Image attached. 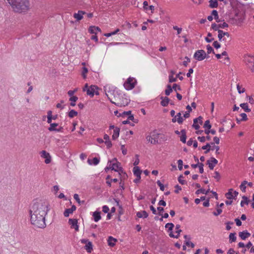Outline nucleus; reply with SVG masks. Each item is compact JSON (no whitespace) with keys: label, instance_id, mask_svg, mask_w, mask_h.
<instances>
[{"label":"nucleus","instance_id":"6ab92c4d","mask_svg":"<svg viewBox=\"0 0 254 254\" xmlns=\"http://www.w3.org/2000/svg\"><path fill=\"white\" fill-rule=\"evenodd\" d=\"M117 241V240L112 236H109L108 239V244L109 246L113 247L115 246V242Z\"/></svg>","mask_w":254,"mask_h":254},{"label":"nucleus","instance_id":"72a5a7b5","mask_svg":"<svg viewBox=\"0 0 254 254\" xmlns=\"http://www.w3.org/2000/svg\"><path fill=\"white\" fill-rule=\"evenodd\" d=\"M78 100V97L76 96H72L69 98V101H71L70 105L71 106H75V102Z\"/></svg>","mask_w":254,"mask_h":254},{"label":"nucleus","instance_id":"c85d7f7f","mask_svg":"<svg viewBox=\"0 0 254 254\" xmlns=\"http://www.w3.org/2000/svg\"><path fill=\"white\" fill-rule=\"evenodd\" d=\"M210 191V189L209 188L207 190H205L204 189H200L197 190L195 191V194H198L200 193H202L203 194H207Z\"/></svg>","mask_w":254,"mask_h":254},{"label":"nucleus","instance_id":"de8ad7c7","mask_svg":"<svg viewBox=\"0 0 254 254\" xmlns=\"http://www.w3.org/2000/svg\"><path fill=\"white\" fill-rule=\"evenodd\" d=\"M206 49L207 50V53L208 54H210L211 53H213L214 54H215V52L214 51L213 49L210 45H207L206 46Z\"/></svg>","mask_w":254,"mask_h":254},{"label":"nucleus","instance_id":"bb28decb","mask_svg":"<svg viewBox=\"0 0 254 254\" xmlns=\"http://www.w3.org/2000/svg\"><path fill=\"white\" fill-rule=\"evenodd\" d=\"M84 249L86 250V251L90 253L93 250V245L92 243L91 242H88L86 245L84 246Z\"/></svg>","mask_w":254,"mask_h":254},{"label":"nucleus","instance_id":"393cba45","mask_svg":"<svg viewBox=\"0 0 254 254\" xmlns=\"http://www.w3.org/2000/svg\"><path fill=\"white\" fill-rule=\"evenodd\" d=\"M133 174L136 177H139L141 176L142 171L140 170L139 167L135 166L133 169Z\"/></svg>","mask_w":254,"mask_h":254},{"label":"nucleus","instance_id":"603ef678","mask_svg":"<svg viewBox=\"0 0 254 254\" xmlns=\"http://www.w3.org/2000/svg\"><path fill=\"white\" fill-rule=\"evenodd\" d=\"M177 81V78L174 77L173 75H169V83H172Z\"/></svg>","mask_w":254,"mask_h":254},{"label":"nucleus","instance_id":"a878e982","mask_svg":"<svg viewBox=\"0 0 254 254\" xmlns=\"http://www.w3.org/2000/svg\"><path fill=\"white\" fill-rule=\"evenodd\" d=\"M209 6L210 8H216L218 6V3L217 0H210L209 1Z\"/></svg>","mask_w":254,"mask_h":254},{"label":"nucleus","instance_id":"0eeeda50","mask_svg":"<svg viewBox=\"0 0 254 254\" xmlns=\"http://www.w3.org/2000/svg\"><path fill=\"white\" fill-rule=\"evenodd\" d=\"M108 99L110 100V102L115 104L116 105L119 106V107H125L126 106H127L129 103L130 102V100L126 98H123L122 101H119L117 103L114 102L111 100V99L110 98V97H108Z\"/></svg>","mask_w":254,"mask_h":254},{"label":"nucleus","instance_id":"a211bd4d","mask_svg":"<svg viewBox=\"0 0 254 254\" xmlns=\"http://www.w3.org/2000/svg\"><path fill=\"white\" fill-rule=\"evenodd\" d=\"M136 216L139 218H146L148 216V214L147 213V212L146 211L143 210L141 211L137 212L136 213Z\"/></svg>","mask_w":254,"mask_h":254},{"label":"nucleus","instance_id":"7c9ffc66","mask_svg":"<svg viewBox=\"0 0 254 254\" xmlns=\"http://www.w3.org/2000/svg\"><path fill=\"white\" fill-rule=\"evenodd\" d=\"M59 125L57 123H52L50 125V127H48V130L50 131H56L57 130L56 127Z\"/></svg>","mask_w":254,"mask_h":254},{"label":"nucleus","instance_id":"37998d69","mask_svg":"<svg viewBox=\"0 0 254 254\" xmlns=\"http://www.w3.org/2000/svg\"><path fill=\"white\" fill-rule=\"evenodd\" d=\"M184 178L183 175H180L178 177V181L181 185H185L187 183L186 181L183 180L182 179Z\"/></svg>","mask_w":254,"mask_h":254},{"label":"nucleus","instance_id":"2f4dec72","mask_svg":"<svg viewBox=\"0 0 254 254\" xmlns=\"http://www.w3.org/2000/svg\"><path fill=\"white\" fill-rule=\"evenodd\" d=\"M240 106L246 112H251V109L249 108L248 103H242L240 105Z\"/></svg>","mask_w":254,"mask_h":254},{"label":"nucleus","instance_id":"ea45409f","mask_svg":"<svg viewBox=\"0 0 254 254\" xmlns=\"http://www.w3.org/2000/svg\"><path fill=\"white\" fill-rule=\"evenodd\" d=\"M193 124L192 126V127H193L195 129L198 130L200 128L199 125L197 124V119H194L193 120Z\"/></svg>","mask_w":254,"mask_h":254},{"label":"nucleus","instance_id":"0e129e2a","mask_svg":"<svg viewBox=\"0 0 254 254\" xmlns=\"http://www.w3.org/2000/svg\"><path fill=\"white\" fill-rule=\"evenodd\" d=\"M229 25L228 24L224 22L222 24H219V26L220 28H222V29H223V28H226V27H228Z\"/></svg>","mask_w":254,"mask_h":254},{"label":"nucleus","instance_id":"4d7b16f0","mask_svg":"<svg viewBox=\"0 0 254 254\" xmlns=\"http://www.w3.org/2000/svg\"><path fill=\"white\" fill-rule=\"evenodd\" d=\"M157 184L160 187V190H162V191H164L165 187H164V185L161 183L160 181H159V180L157 181Z\"/></svg>","mask_w":254,"mask_h":254},{"label":"nucleus","instance_id":"473e14b6","mask_svg":"<svg viewBox=\"0 0 254 254\" xmlns=\"http://www.w3.org/2000/svg\"><path fill=\"white\" fill-rule=\"evenodd\" d=\"M173 91V88L170 84L167 85V89L165 90V94L166 96H169Z\"/></svg>","mask_w":254,"mask_h":254},{"label":"nucleus","instance_id":"f8f14e48","mask_svg":"<svg viewBox=\"0 0 254 254\" xmlns=\"http://www.w3.org/2000/svg\"><path fill=\"white\" fill-rule=\"evenodd\" d=\"M68 223L71 225V228H74L76 231L79 230L77 220L76 219H69Z\"/></svg>","mask_w":254,"mask_h":254},{"label":"nucleus","instance_id":"3c124183","mask_svg":"<svg viewBox=\"0 0 254 254\" xmlns=\"http://www.w3.org/2000/svg\"><path fill=\"white\" fill-rule=\"evenodd\" d=\"M206 164L208 165V167L210 170H213L215 166L214 164H213L211 162L210 160H207L206 161Z\"/></svg>","mask_w":254,"mask_h":254},{"label":"nucleus","instance_id":"412c9836","mask_svg":"<svg viewBox=\"0 0 254 254\" xmlns=\"http://www.w3.org/2000/svg\"><path fill=\"white\" fill-rule=\"evenodd\" d=\"M120 132V128L118 127H116L114 130V133L112 135V139L116 140L119 136Z\"/></svg>","mask_w":254,"mask_h":254},{"label":"nucleus","instance_id":"ddd939ff","mask_svg":"<svg viewBox=\"0 0 254 254\" xmlns=\"http://www.w3.org/2000/svg\"><path fill=\"white\" fill-rule=\"evenodd\" d=\"M98 89V86L96 85H91L90 88L87 89V94L92 97L95 94V90Z\"/></svg>","mask_w":254,"mask_h":254},{"label":"nucleus","instance_id":"338daca9","mask_svg":"<svg viewBox=\"0 0 254 254\" xmlns=\"http://www.w3.org/2000/svg\"><path fill=\"white\" fill-rule=\"evenodd\" d=\"M185 244L187 246H190L192 248L194 247V244L189 241H185Z\"/></svg>","mask_w":254,"mask_h":254},{"label":"nucleus","instance_id":"39448f33","mask_svg":"<svg viewBox=\"0 0 254 254\" xmlns=\"http://www.w3.org/2000/svg\"><path fill=\"white\" fill-rule=\"evenodd\" d=\"M193 58L198 61H201L203 60L206 58H209V56H206V54L204 50H199L195 52L193 55Z\"/></svg>","mask_w":254,"mask_h":254},{"label":"nucleus","instance_id":"f3484780","mask_svg":"<svg viewBox=\"0 0 254 254\" xmlns=\"http://www.w3.org/2000/svg\"><path fill=\"white\" fill-rule=\"evenodd\" d=\"M160 99L162 101L160 102V104L163 107H167L170 101V99L167 97H163L161 96Z\"/></svg>","mask_w":254,"mask_h":254},{"label":"nucleus","instance_id":"5701e85b","mask_svg":"<svg viewBox=\"0 0 254 254\" xmlns=\"http://www.w3.org/2000/svg\"><path fill=\"white\" fill-rule=\"evenodd\" d=\"M100 162L99 158H98L97 157H94L93 158L92 160L88 159L87 160V162L89 164L92 165L93 164L94 165H97Z\"/></svg>","mask_w":254,"mask_h":254},{"label":"nucleus","instance_id":"f704fd0d","mask_svg":"<svg viewBox=\"0 0 254 254\" xmlns=\"http://www.w3.org/2000/svg\"><path fill=\"white\" fill-rule=\"evenodd\" d=\"M78 114L77 112L75 111L74 110H71L68 113V116L70 118H73V117L76 116Z\"/></svg>","mask_w":254,"mask_h":254},{"label":"nucleus","instance_id":"58836bf2","mask_svg":"<svg viewBox=\"0 0 254 254\" xmlns=\"http://www.w3.org/2000/svg\"><path fill=\"white\" fill-rule=\"evenodd\" d=\"M165 227L166 228H168V231H171L174 227V225L172 223H168L165 225Z\"/></svg>","mask_w":254,"mask_h":254},{"label":"nucleus","instance_id":"b1692460","mask_svg":"<svg viewBox=\"0 0 254 254\" xmlns=\"http://www.w3.org/2000/svg\"><path fill=\"white\" fill-rule=\"evenodd\" d=\"M211 14H212V15H213L214 16V18L216 20V21L218 23V22L222 21V20L220 19L219 18L218 13V12H217V11L216 10H213L211 11Z\"/></svg>","mask_w":254,"mask_h":254},{"label":"nucleus","instance_id":"bf43d9fd","mask_svg":"<svg viewBox=\"0 0 254 254\" xmlns=\"http://www.w3.org/2000/svg\"><path fill=\"white\" fill-rule=\"evenodd\" d=\"M214 174L215 176H213V178L216 179L217 181H219L220 179V175L219 173L217 171H215Z\"/></svg>","mask_w":254,"mask_h":254},{"label":"nucleus","instance_id":"a19ab883","mask_svg":"<svg viewBox=\"0 0 254 254\" xmlns=\"http://www.w3.org/2000/svg\"><path fill=\"white\" fill-rule=\"evenodd\" d=\"M211 127L212 126H211V125L210 123L209 120H207V121H206L205 122V123L204 124V125H203V127L204 128H208V129H210Z\"/></svg>","mask_w":254,"mask_h":254},{"label":"nucleus","instance_id":"2eb2a0df","mask_svg":"<svg viewBox=\"0 0 254 254\" xmlns=\"http://www.w3.org/2000/svg\"><path fill=\"white\" fill-rule=\"evenodd\" d=\"M76 207L75 205H73L71 206V208L65 209L64 212V216L65 217H68L69 214L72 213L73 212L76 210Z\"/></svg>","mask_w":254,"mask_h":254},{"label":"nucleus","instance_id":"cd10ccee","mask_svg":"<svg viewBox=\"0 0 254 254\" xmlns=\"http://www.w3.org/2000/svg\"><path fill=\"white\" fill-rule=\"evenodd\" d=\"M243 200L241 202V207H243L244 204L248 205L250 202V200L248 199V197L245 195L242 196Z\"/></svg>","mask_w":254,"mask_h":254},{"label":"nucleus","instance_id":"a18cd8bd","mask_svg":"<svg viewBox=\"0 0 254 254\" xmlns=\"http://www.w3.org/2000/svg\"><path fill=\"white\" fill-rule=\"evenodd\" d=\"M88 31L91 34H96L95 26H91L88 29Z\"/></svg>","mask_w":254,"mask_h":254},{"label":"nucleus","instance_id":"79ce46f5","mask_svg":"<svg viewBox=\"0 0 254 254\" xmlns=\"http://www.w3.org/2000/svg\"><path fill=\"white\" fill-rule=\"evenodd\" d=\"M218 40L219 41H221L223 38V37H224V31L222 30H218Z\"/></svg>","mask_w":254,"mask_h":254},{"label":"nucleus","instance_id":"7ed1b4c3","mask_svg":"<svg viewBox=\"0 0 254 254\" xmlns=\"http://www.w3.org/2000/svg\"><path fill=\"white\" fill-rule=\"evenodd\" d=\"M30 216L31 223L33 225L39 228H44L46 227V216H39L32 214Z\"/></svg>","mask_w":254,"mask_h":254},{"label":"nucleus","instance_id":"9d476101","mask_svg":"<svg viewBox=\"0 0 254 254\" xmlns=\"http://www.w3.org/2000/svg\"><path fill=\"white\" fill-rule=\"evenodd\" d=\"M41 156L45 158V163L46 164H49L51 162V157L50 154L45 150H42L41 152Z\"/></svg>","mask_w":254,"mask_h":254},{"label":"nucleus","instance_id":"6e6d98bb","mask_svg":"<svg viewBox=\"0 0 254 254\" xmlns=\"http://www.w3.org/2000/svg\"><path fill=\"white\" fill-rule=\"evenodd\" d=\"M178 168L179 170H182L183 169V162L182 160L180 159L178 161Z\"/></svg>","mask_w":254,"mask_h":254},{"label":"nucleus","instance_id":"c9c22d12","mask_svg":"<svg viewBox=\"0 0 254 254\" xmlns=\"http://www.w3.org/2000/svg\"><path fill=\"white\" fill-rule=\"evenodd\" d=\"M235 233H231L229 235V241L230 243L234 242L236 240V237Z\"/></svg>","mask_w":254,"mask_h":254},{"label":"nucleus","instance_id":"1a4fd4ad","mask_svg":"<svg viewBox=\"0 0 254 254\" xmlns=\"http://www.w3.org/2000/svg\"><path fill=\"white\" fill-rule=\"evenodd\" d=\"M233 191V189H230L228 190V192L225 194L226 197L228 199H236L237 196L239 194V192L236 190L234 191V195L232 193Z\"/></svg>","mask_w":254,"mask_h":254},{"label":"nucleus","instance_id":"e2e57ef3","mask_svg":"<svg viewBox=\"0 0 254 254\" xmlns=\"http://www.w3.org/2000/svg\"><path fill=\"white\" fill-rule=\"evenodd\" d=\"M222 212V210L220 208H217L216 212H213V214L215 216H218L220 215Z\"/></svg>","mask_w":254,"mask_h":254},{"label":"nucleus","instance_id":"423d86ee","mask_svg":"<svg viewBox=\"0 0 254 254\" xmlns=\"http://www.w3.org/2000/svg\"><path fill=\"white\" fill-rule=\"evenodd\" d=\"M134 79L133 78L129 77L125 82L124 87L127 90H131L135 87V83L133 82Z\"/></svg>","mask_w":254,"mask_h":254},{"label":"nucleus","instance_id":"5fc2aeb1","mask_svg":"<svg viewBox=\"0 0 254 254\" xmlns=\"http://www.w3.org/2000/svg\"><path fill=\"white\" fill-rule=\"evenodd\" d=\"M120 176V178H121V181L122 182L123 180H126L127 177H128V176L127 175V174L125 172V173H124V174H121Z\"/></svg>","mask_w":254,"mask_h":254},{"label":"nucleus","instance_id":"20e7f679","mask_svg":"<svg viewBox=\"0 0 254 254\" xmlns=\"http://www.w3.org/2000/svg\"><path fill=\"white\" fill-rule=\"evenodd\" d=\"M244 61L252 72H254V57L249 55H245Z\"/></svg>","mask_w":254,"mask_h":254},{"label":"nucleus","instance_id":"f257e3e1","mask_svg":"<svg viewBox=\"0 0 254 254\" xmlns=\"http://www.w3.org/2000/svg\"><path fill=\"white\" fill-rule=\"evenodd\" d=\"M49 206V203L46 200L35 199L29 207V215L46 216L50 210Z\"/></svg>","mask_w":254,"mask_h":254},{"label":"nucleus","instance_id":"c03bdc74","mask_svg":"<svg viewBox=\"0 0 254 254\" xmlns=\"http://www.w3.org/2000/svg\"><path fill=\"white\" fill-rule=\"evenodd\" d=\"M219 24H217L215 23H212L211 24V28L214 30V31H217L218 32V30H220L219 29Z\"/></svg>","mask_w":254,"mask_h":254},{"label":"nucleus","instance_id":"864d4df0","mask_svg":"<svg viewBox=\"0 0 254 254\" xmlns=\"http://www.w3.org/2000/svg\"><path fill=\"white\" fill-rule=\"evenodd\" d=\"M219 149H220V148H219V146H216V145H215L214 144L213 145V146L211 148L212 150L215 149V151H216L215 153L216 154H219L220 153L218 151Z\"/></svg>","mask_w":254,"mask_h":254},{"label":"nucleus","instance_id":"4be33fe9","mask_svg":"<svg viewBox=\"0 0 254 254\" xmlns=\"http://www.w3.org/2000/svg\"><path fill=\"white\" fill-rule=\"evenodd\" d=\"M181 136H180V140L184 143L186 142L187 135L186 131L185 129L181 130Z\"/></svg>","mask_w":254,"mask_h":254},{"label":"nucleus","instance_id":"9b49d317","mask_svg":"<svg viewBox=\"0 0 254 254\" xmlns=\"http://www.w3.org/2000/svg\"><path fill=\"white\" fill-rule=\"evenodd\" d=\"M235 16L238 18L239 23H241L245 19V12L244 11L237 12L235 14Z\"/></svg>","mask_w":254,"mask_h":254},{"label":"nucleus","instance_id":"6e6552de","mask_svg":"<svg viewBox=\"0 0 254 254\" xmlns=\"http://www.w3.org/2000/svg\"><path fill=\"white\" fill-rule=\"evenodd\" d=\"M110 163L109 166L105 168V170L106 172H108L110 169L115 172H117V168L119 167V165H121V163L117 162V163H112L111 160L108 161V163Z\"/></svg>","mask_w":254,"mask_h":254},{"label":"nucleus","instance_id":"aec40b11","mask_svg":"<svg viewBox=\"0 0 254 254\" xmlns=\"http://www.w3.org/2000/svg\"><path fill=\"white\" fill-rule=\"evenodd\" d=\"M93 217L95 222H98L101 218V212L96 211L93 213Z\"/></svg>","mask_w":254,"mask_h":254},{"label":"nucleus","instance_id":"4c0bfd02","mask_svg":"<svg viewBox=\"0 0 254 254\" xmlns=\"http://www.w3.org/2000/svg\"><path fill=\"white\" fill-rule=\"evenodd\" d=\"M73 197L79 205H81V204H83L85 202V201L84 200L81 201L80 200L78 195L76 193L74 194Z\"/></svg>","mask_w":254,"mask_h":254},{"label":"nucleus","instance_id":"4468645a","mask_svg":"<svg viewBox=\"0 0 254 254\" xmlns=\"http://www.w3.org/2000/svg\"><path fill=\"white\" fill-rule=\"evenodd\" d=\"M86 14V12L82 10H78L77 13H74L73 17L79 21L83 18V15Z\"/></svg>","mask_w":254,"mask_h":254},{"label":"nucleus","instance_id":"c756f323","mask_svg":"<svg viewBox=\"0 0 254 254\" xmlns=\"http://www.w3.org/2000/svg\"><path fill=\"white\" fill-rule=\"evenodd\" d=\"M159 134H153L152 135V138L153 139V140H151V143L153 144H157L158 143V136H159Z\"/></svg>","mask_w":254,"mask_h":254},{"label":"nucleus","instance_id":"8fccbe9b","mask_svg":"<svg viewBox=\"0 0 254 254\" xmlns=\"http://www.w3.org/2000/svg\"><path fill=\"white\" fill-rule=\"evenodd\" d=\"M131 113V111H124L122 114H119L118 117H124L125 115H130V113Z\"/></svg>","mask_w":254,"mask_h":254},{"label":"nucleus","instance_id":"774afa93","mask_svg":"<svg viewBox=\"0 0 254 254\" xmlns=\"http://www.w3.org/2000/svg\"><path fill=\"white\" fill-rule=\"evenodd\" d=\"M102 211L105 213H107L109 211V208L107 205H104L102 207Z\"/></svg>","mask_w":254,"mask_h":254},{"label":"nucleus","instance_id":"69168bd1","mask_svg":"<svg viewBox=\"0 0 254 254\" xmlns=\"http://www.w3.org/2000/svg\"><path fill=\"white\" fill-rule=\"evenodd\" d=\"M213 46L215 48L217 49L221 47V45L217 41H215L213 42Z\"/></svg>","mask_w":254,"mask_h":254},{"label":"nucleus","instance_id":"e433bc0d","mask_svg":"<svg viewBox=\"0 0 254 254\" xmlns=\"http://www.w3.org/2000/svg\"><path fill=\"white\" fill-rule=\"evenodd\" d=\"M82 73H81V75L84 79H85V78H86V74L88 72V68L85 66H83L82 68Z\"/></svg>","mask_w":254,"mask_h":254},{"label":"nucleus","instance_id":"49530a36","mask_svg":"<svg viewBox=\"0 0 254 254\" xmlns=\"http://www.w3.org/2000/svg\"><path fill=\"white\" fill-rule=\"evenodd\" d=\"M214 143L213 142H211L210 143H207L205 145H204V146H203L201 147V149H203V150L207 149L208 148H210L211 147L210 145H214Z\"/></svg>","mask_w":254,"mask_h":254},{"label":"nucleus","instance_id":"f03ea898","mask_svg":"<svg viewBox=\"0 0 254 254\" xmlns=\"http://www.w3.org/2000/svg\"><path fill=\"white\" fill-rule=\"evenodd\" d=\"M16 12H25L29 8L28 0H7Z\"/></svg>","mask_w":254,"mask_h":254},{"label":"nucleus","instance_id":"052dcab7","mask_svg":"<svg viewBox=\"0 0 254 254\" xmlns=\"http://www.w3.org/2000/svg\"><path fill=\"white\" fill-rule=\"evenodd\" d=\"M104 143L107 145V148L109 149L112 146V143L110 140L105 141Z\"/></svg>","mask_w":254,"mask_h":254},{"label":"nucleus","instance_id":"dca6fc26","mask_svg":"<svg viewBox=\"0 0 254 254\" xmlns=\"http://www.w3.org/2000/svg\"><path fill=\"white\" fill-rule=\"evenodd\" d=\"M239 237L243 240L246 239L251 236V234L248 232L247 230L240 232L239 233Z\"/></svg>","mask_w":254,"mask_h":254},{"label":"nucleus","instance_id":"680f3d73","mask_svg":"<svg viewBox=\"0 0 254 254\" xmlns=\"http://www.w3.org/2000/svg\"><path fill=\"white\" fill-rule=\"evenodd\" d=\"M172 88H173V90L174 89L175 91L177 90V89L179 91L181 90V87L176 83L173 84Z\"/></svg>","mask_w":254,"mask_h":254},{"label":"nucleus","instance_id":"13d9d810","mask_svg":"<svg viewBox=\"0 0 254 254\" xmlns=\"http://www.w3.org/2000/svg\"><path fill=\"white\" fill-rule=\"evenodd\" d=\"M240 116L242 117V119L241 121H246L248 120L247 115L245 113H242L240 114Z\"/></svg>","mask_w":254,"mask_h":254},{"label":"nucleus","instance_id":"09e8293b","mask_svg":"<svg viewBox=\"0 0 254 254\" xmlns=\"http://www.w3.org/2000/svg\"><path fill=\"white\" fill-rule=\"evenodd\" d=\"M203 166L204 165L202 163H198V167L199 168V172L201 174L203 173L204 172Z\"/></svg>","mask_w":254,"mask_h":254}]
</instances>
